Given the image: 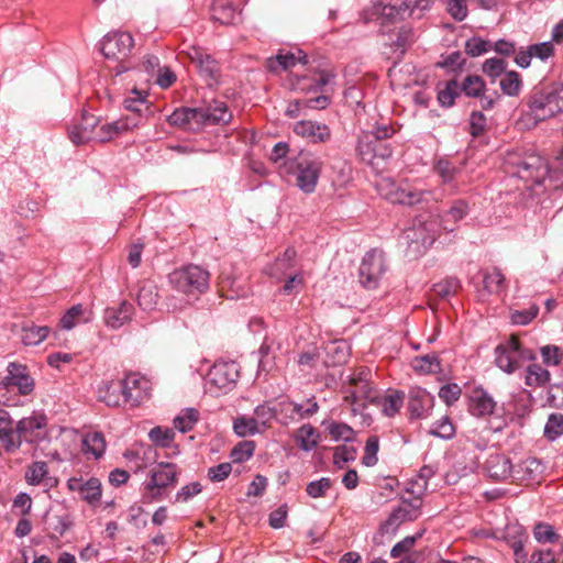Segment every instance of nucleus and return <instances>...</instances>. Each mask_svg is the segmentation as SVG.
Instances as JSON below:
<instances>
[{"instance_id":"nucleus-27","label":"nucleus","mask_w":563,"mask_h":563,"mask_svg":"<svg viewBox=\"0 0 563 563\" xmlns=\"http://www.w3.org/2000/svg\"><path fill=\"white\" fill-rule=\"evenodd\" d=\"M132 95V97H129L124 100V107L126 110L132 112V115H128L124 120H129L130 123L139 121L140 125L144 119L143 112H146L147 114L151 112L145 98L147 93H143L141 90L133 89Z\"/></svg>"},{"instance_id":"nucleus-19","label":"nucleus","mask_w":563,"mask_h":563,"mask_svg":"<svg viewBox=\"0 0 563 563\" xmlns=\"http://www.w3.org/2000/svg\"><path fill=\"white\" fill-rule=\"evenodd\" d=\"M497 402L483 387H475L468 395V411L472 416L484 418L495 412Z\"/></svg>"},{"instance_id":"nucleus-23","label":"nucleus","mask_w":563,"mask_h":563,"mask_svg":"<svg viewBox=\"0 0 563 563\" xmlns=\"http://www.w3.org/2000/svg\"><path fill=\"white\" fill-rule=\"evenodd\" d=\"M409 9L410 4L406 0H379L376 5L383 24L404 20L408 15Z\"/></svg>"},{"instance_id":"nucleus-62","label":"nucleus","mask_w":563,"mask_h":563,"mask_svg":"<svg viewBox=\"0 0 563 563\" xmlns=\"http://www.w3.org/2000/svg\"><path fill=\"white\" fill-rule=\"evenodd\" d=\"M379 448V441L377 437H369L365 444V452L362 459V463L365 466H374L377 463V452Z\"/></svg>"},{"instance_id":"nucleus-31","label":"nucleus","mask_w":563,"mask_h":563,"mask_svg":"<svg viewBox=\"0 0 563 563\" xmlns=\"http://www.w3.org/2000/svg\"><path fill=\"white\" fill-rule=\"evenodd\" d=\"M139 126V121L130 123L129 120H119L111 123H106L101 126H97L92 141L96 142H108L117 136L120 132L130 130Z\"/></svg>"},{"instance_id":"nucleus-64","label":"nucleus","mask_w":563,"mask_h":563,"mask_svg":"<svg viewBox=\"0 0 563 563\" xmlns=\"http://www.w3.org/2000/svg\"><path fill=\"white\" fill-rule=\"evenodd\" d=\"M542 361L548 366H556L563 357L562 350L556 345H545L541 347Z\"/></svg>"},{"instance_id":"nucleus-41","label":"nucleus","mask_w":563,"mask_h":563,"mask_svg":"<svg viewBox=\"0 0 563 563\" xmlns=\"http://www.w3.org/2000/svg\"><path fill=\"white\" fill-rule=\"evenodd\" d=\"M48 333V327L35 324L25 325L22 329L21 340L24 345H37L47 338Z\"/></svg>"},{"instance_id":"nucleus-44","label":"nucleus","mask_w":563,"mask_h":563,"mask_svg":"<svg viewBox=\"0 0 563 563\" xmlns=\"http://www.w3.org/2000/svg\"><path fill=\"white\" fill-rule=\"evenodd\" d=\"M550 373L539 364H530L526 371L525 382L530 387H540L548 383Z\"/></svg>"},{"instance_id":"nucleus-47","label":"nucleus","mask_w":563,"mask_h":563,"mask_svg":"<svg viewBox=\"0 0 563 563\" xmlns=\"http://www.w3.org/2000/svg\"><path fill=\"white\" fill-rule=\"evenodd\" d=\"M501 91L510 97H516L520 93L522 82L517 71H507L499 81Z\"/></svg>"},{"instance_id":"nucleus-53","label":"nucleus","mask_w":563,"mask_h":563,"mask_svg":"<svg viewBox=\"0 0 563 563\" xmlns=\"http://www.w3.org/2000/svg\"><path fill=\"white\" fill-rule=\"evenodd\" d=\"M333 483L329 477H321L317 481L309 482L306 486V493L310 498L317 499L327 496Z\"/></svg>"},{"instance_id":"nucleus-59","label":"nucleus","mask_w":563,"mask_h":563,"mask_svg":"<svg viewBox=\"0 0 563 563\" xmlns=\"http://www.w3.org/2000/svg\"><path fill=\"white\" fill-rule=\"evenodd\" d=\"M533 536L540 543H554L559 540V534L554 528L545 522H539L533 528Z\"/></svg>"},{"instance_id":"nucleus-57","label":"nucleus","mask_w":563,"mask_h":563,"mask_svg":"<svg viewBox=\"0 0 563 563\" xmlns=\"http://www.w3.org/2000/svg\"><path fill=\"white\" fill-rule=\"evenodd\" d=\"M465 53L471 57L481 56L492 49V43L479 36H473L465 42Z\"/></svg>"},{"instance_id":"nucleus-16","label":"nucleus","mask_w":563,"mask_h":563,"mask_svg":"<svg viewBox=\"0 0 563 563\" xmlns=\"http://www.w3.org/2000/svg\"><path fill=\"white\" fill-rule=\"evenodd\" d=\"M123 401L137 406L150 396V382L137 373H131L121 380Z\"/></svg>"},{"instance_id":"nucleus-14","label":"nucleus","mask_w":563,"mask_h":563,"mask_svg":"<svg viewBox=\"0 0 563 563\" xmlns=\"http://www.w3.org/2000/svg\"><path fill=\"white\" fill-rule=\"evenodd\" d=\"M177 466L174 463H158L151 471V479L145 485V489L156 498L159 489L174 486L177 482Z\"/></svg>"},{"instance_id":"nucleus-37","label":"nucleus","mask_w":563,"mask_h":563,"mask_svg":"<svg viewBox=\"0 0 563 563\" xmlns=\"http://www.w3.org/2000/svg\"><path fill=\"white\" fill-rule=\"evenodd\" d=\"M82 444L85 452L92 454L95 459H100L107 446L103 434L98 431L87 433Z\"/></svg>"},{"instance_id":"nucleus-46","label":"nucleus","mask_w":563,"mask_h":563,"mask_svg":"<svg viewBox=\"0 0 563 563\" xmlns=\"http://www.w3.org/2000/svg\"><path fill=\"white\" fill-rule=\"evenodd\" d=\"M233 430L239 437L253 435L261 431L257 419L244 416L234 419Z\"/></svg>"},{"instance_id":"nucleus-4","label":"nucleus","mask_w":563,"mask_h":563,"mask_svg":"<svg viewBox=\"0 0 563 563\" xmlns=\"http://www.w3.org/2000/svg\"><path fill=\"white\" fill-rule=\"evenodd\" d=\"M536 354L525 349L516 336H510L506 342L495 349V363L505 373L511 374L521 367L525 361H533Z\"/></svg>"},{"instance_id":"nucleus-25","label":"nucleus","mask_w":563,"mask_h":563,"mask_svg":"<svg viewBox=\"0 0 563 563\" xmlns=\"http://www.w3.org/2000/svg\"><path fill=\"white\" fill-rule=\"evenodd\" d=\"M485 468L488 476L495 481H505L512 474L511 461L504 454H492L485 463Z\"/></svg>"},{"instance_id":"nucleus-3","label":"nucleus","mask_w":563,"mask_h":563,"mask_svg":"<svg viewBox=\"0 0 563 563\" xmlns=\"http://www.w3.org/2000/svg\"><path fill=\"white\" fill-rule=\"evenodd\" d=\"M505 164L508 173L526 183L527 188L540 185L547 175V164L543 158L536 154L521 156L508 154Z\"/></svg>"},{"instance_id":"nucleus-40","label":"nucleus","mask_w":563,"mask_h":563,"mask_svg":"<svg viewBox=\"0 0 563 563\" xmlns=\"http://www.w3.org/2000/svg\"><path fill=\"white\" fill-rule=\"evenodd\" d=\"M322 426H325V429L333 441L352 442L355 439L354 430L346 423L336 421L327 423L323 421Z\"/></svg>"},{"instance_id":"nucleus-58","label":"nucleus","mask_w":563,"mask_h":563,"mask_svg":"<svg viewBox=\"0 0 563 563\" xmlns=\"http://www.w3.org/2000/svg\"><path fill=\"white\" fill-rule=\"evenodd\" d=\"M563 434V415L551 413L544 426V435L553 441Z\"/></svg>"},{"instance_id":"nucleus-30","label":"nucleus","mask_w":563,"mask_h":563,"mask_svg":"<svg viewBox=\"0 0 563 563\" xmlns=\"http://www.w3.org/2000/svg\"><path fill=\"white\" fill-rule=\"evenodd\" d=\"M334 76L325 70L319 71L313 76L303 75L297 78V89L306 92H323V87L327 86Z\"/></svg>"},{"instance_id":"nucleus-54","label":"nucleus","mask_w":563,"mask_h":563,"mask_svg":"<svg viewBox=\"0 0 563 563\" xmlns=\"http://www.w3.org/2000/svg\"><path fill=\"white\" fill-rule=\"evenodd\" d=\"M429 433L431 435H434V437H438V438H441L444 440H450L455 434V428H454L452 421L450 420V418L445 416L432 424Z\"/></svg>"},{"instance_id":"nucleus-48","label":"nucleus","mask_w":563,"mask_h":563,"mask_svg":"<svg viewBox=\"0 0 563 563\" xmlns=\"http://www.w3.org/2000/svg\"><path fill=\"white\" fill-rule=\"evenodd\" d=\"M415 42V33L410 27H400L396 34L395 40L389 44L391 48H395V52H398L399 57H401L407 48Z\"/></svg>"},{"instance_id":"nucleus-35","label":"nucleus","mask_w":563,"mask_h":563,"mask_svg":"<svg viewBox=\"0 0 563 563\" xmlns=\"http://www.w3.org/2000/svg\"><path fill=\"white\" fill-rule=\"evenodd\" d=\"M483 284L484 289L492 295L501 294L507 288L505 276L498 267L483 273Z\"/></svg>"},{"instance_id":"nucleus-10","label":"nucleus","mask_w":563,"mask_h":563,"mask_svg":"<svg viewBox=\"0 0 563 563\" xmlns=\"http://www.w3.org/2000/svg\"><path fill=\"white\" fill-rule=\"evenodd\" d=\"M133 46V36L128 32L112 31L100 41V52L108 59L124 60Z\"/></svg>"},{"instance_id":"nucleus-50","label":"nucleus","mask_w":563,"mask_h":563,"mask_svg":"<svg viewBox=\"0 0 563 563\" xmlns=\"http://www.w3.org/2000/svg\"><path fill=\"white\" fill-rule=\"evenodd\" d=\"M255 451V442L244 440L239 442L230 453V457L234 463H243L250 460Z\"/></svg>"},{"instance_id":"nucleus-52","label":"nucleus","mask_w":563,"mask_h":563,"mask_svg":"<svg viewBox=\"0 0 563 563\" xmlns=\"http://www.w3.org/2000/svg\"><path fill=\"white\" fill-rule=\"evenodd\" d=\"M459 89L456 79L449 80L445 87L438 92L439 103L445 108L452 107L455 99L460 96Z\"/></svg>"},{"instance_id":"nucleus-32","label":"nucleus","mask_w":563,"mask_h":563,"mask_svg":"<svg viewBox=\"0 0 563 563\" xmlns=\"http://www.w3.org/2000/svg\"><path fill=\"white\" fill-rule=\"evenodd\" d=\"M212 16L221 24H234L240 16L238 8L228 0H216L212 4Z\"/></svg>"},{"instance_id":"nucleus-45","label":"nucleus","mask_w":563,"mask_h":563,"mask_svg":"<svg viewBox=\"0 0 563 563\" xmlns=\"http://www.w3.org/2000/svg\"><path fill=\"white\" fill-rule=\"evenodd\" d=\"M412 367L416 372L422 374H434L441 369L439 357L435 354L416 357L412 361Z\"/></svg>"},{"instance_id":"nucleus-63","label":"nucleus","mask_w":563,"mask_h":563,"mask_svg":"<svg viewBox=\"0 0 563 563\" xmlns=\"http://www.w3.org/2000/svg\"><path fill=\"white\" fill-rule=\"evenodd\" d=\"M520 470L523 472L525 479L533 481L543 472V465L538 459H527L519 465Z\"/></svg>"},{"instance_id":"nucleus-8","label":"nucleus","mask_w":563,"mask_h":563,"mask_svg":"<svg viewBox=\"0 0 563 563\" xmlns=\"http://www.w3.org/2000/svg\"><path fill=\"white\" fill-rule=\"evenodd\" d=\"M322 162L308 155H300L290 162L289 168H295L296 184L305 194L316 190L321 170Z\"/></svg>"},{"instance_id":"nucleus-39","label":"nucleus","mask_w":563,"mask_h":563,"mask_svg":"<svg viewBox=\"0 0 563 563\" xmlns=\"http://www.w3.org/2000/svg\"><path fill=\"white\" fill-rule=\"evenodd\" d=\"M459 88L466 97L478 98L486 91V84L481 76L468 75L459 85Z\"/></svg>"},{"instance_id":"nucleus-12","label":"nucleus","mask_w":563,"mask_h":563,"mask_svg":"<svg viewBox=\"0 0 563 563\" xmlns=\"http://www.w3.org/2000/svg\"><path fill=\"white\" fill-rule=\"evenodd\" d=\"M357 152L362 161L372 165L375 159H388L393 155V148L386 141L376 140L372 133H362L357 141Z\"/></svg>"},{"instance_id":"nucleus-18","label":"nucleus","mask_w":563,"mask_h":563,"mask_svg":"<svg viewBox=\"0 0 563 563\" xmlns=\"http://www.w3.org/2000/svg\"><path fill=\"white\" fill-rule=\"evenodd\" d=\"M45 529L52 540H58L74 525L70 512L64 508L51 509L44 517Z\"/></svg>"},{"instance_id":"nucleus-29","label":"nucleus","mask_w":563,"mask_h":563,"mask_svg":"<svg viewBox=\"0 0 563 563\" xmlns=\"http://www.w3.org/2000/svg\"><path fill=\"white\" fill-rule=\"evenodd\" d=\"M98 400L109 407H118L123 400V388L121 380L102 382L98 387Z\"/></svg>"},{"instance_id":"nucleus-11","label":"nucleus","mask_w":563,"mask_h":563,"mask_svg":"<svg viewBox=\"0 0 563 563\" xmlns=\"http://www.w3.org/2000/svg\"><path fill=\"white\" fill-rule=\"evenodd\" d=\"M47 426V417L43 411H33L31 416L16 421L14 430L18 437L19 450L22 443L33 444L41 440L38 431Z\"/></svg>"},{"instance_id":"nucleus-51","label":"nucleus","mask_w":563,"mask_h":563,"mask_svg":"<svg viewBox=\"0 0 563 563\" xmlns=\"http://www.w3.org/2000/svg\"><path fill=\"white\" fill-rule=\"evenodd\" d=\"M442 59L437 63V67L444 68L448 71L459 73L462 71L466 59L462 56V53L456 51L446 56L442 55Z\"/></svg>"},{"instance_id":"nucleus-17","label":"nucleus","mask_w":563,"mask_h":563,"mask_svg":"<svg viewBox=\"0 0 563 563\" xmlns=\"http://www.w3.org/2000/svg\"><path fill=\"white\" fill-rule=\"evenodd\" d=\"M189 58L207 86L213 87L219 84L220 66L214 58L198 48L189 53Z\"/></svg>"},{"instance_id":"nucleus-42","label":"nucleus","mask_w":563,"mask_h":563,"mask_svg":"<svg viewBox=\"0 0 563 563\" xmlns=\"http://www.w3.org/2000/svg\"><path fill=\"white\" fill-rule=\"evenodd\" d=\"M318 437L311 424H303L298 429L296 440L301 450L309 452L318 445Z\"/></svg>"},{"instance_id":"nucleus-60","label":"nucleus","mask_w":563,"mask_h":563,"mask_svg":"<svg viewBox=\"0 0 563 563\" xmlns=\"http://www.w3.org/2000/svg\"><path fill=\"white\" fill-rule=\"evenodd\" d=\"M538 305L531 303L528 309L511 311L510 321L512 324L527 325L538 316Z\"/></svg>"},{"instance_id":"nucleus-5","label":"nucleus","mask_w":563,"mask_h":563,"mask_svg":"<svg viewBox=\"0 0 563 563\" xmlns=\"http://www.w3.org/2000/svg\"><path fill=\"white\" fill-rule=\"evenodd\" d=\"M210 274L198 265H188L169 274L170 284L184 294L203 292L209 287Z\"/></svg>"},{"instance_id":"nucleus-43","label":"nucleus","mask_w":563,"mask_h":563,"mask_svg":"<svg viewBox=\"0 0 563 563\" xmlns=\"http://www.w3.org/2000/svg\"><path fill=\"white\" fill-rule=\"evenodd\" d=\"M48 474L47 463L44 461H35L31 463L24 474V478L29 485H40Z\"/></svg>"},{"instance_id":"nucleus-36","label":"nucleus","mask_w":563,"mask_h":563,"mask_svg":"<svg viewBox=\"0 0 563 563\" xmlns=\"http://www.w3.org/2000/svg\"><path fill=\"white\" fill-rule=\"evenodd\" d=\"M470 206L466 200L457 199L454 200L449 208V210L444 213L442 218L443 227L448 231H453L454 228L450 227L449 223H456L462 220L464 217L468 214Z\"/></svg>"},{"instance_id":"nucleus-6","label":"nucleus","mask_w":563,"mask_h":563,"mask_svg":"<svg viewBox=\"0 0 563 563\" xmlns=\"http://www.w3.org/2000/svg\"><path fill=\"white\" fill-rule=\"evenodd\" d=\"M239 376V365L235 362H216L206 378L207 390L214 395L227 394L235 387Z\"/></svg>"},{"instance_id":"nucleus-24","label":"nucleus","mask_w":563,"mask_h":563,"mask_svg":"<svg viewBox=\"0 0 563 563\" xmlns=\"http://www.w3.org/2000/svg\"><path fill=\"white\" fill-rule=\"evenodd\" d=\"M427 196H429V192L411 189L409 187L396 186L394 183L390 184V190L386 194L387 200L391 203L409 207L421 203L427 199Z\"/></svg>"},{"instance_id":"nucleus-13","label":"nucleus","mask_w":563,"mask_h":563,"mask_svg":"<svg viewBox=\"0 0 563 563\" xmlns=\"http://www.w3.org/2000/svg\"><path fill=\"white\" fill-rule=\"evenodd\" d=\"M426 486H421L413 498L401 497L404 506L396 508L386 521V526L398 527L401 522L413 521L421 515L422 496Z\"/></svg>"},{"instance_id":"nucleus-20","label":"nucleus","mask_w":563,"mask_h":563,"mask_svg":"<svg viewBox=\"0 0 563 563\" xmlns=\"http://www.w3.org/2000/svg\"><path fill=\"white\" fill-rule=\"evenodd\" d=\"M98 124L99 120L97 117L84 111L80 122L68 129V137L75 145L91 142Z\"/></svg>"},{"instance_id":"nucleus-49","label":"nucleus","mask_w":563,"mask_h":563,"mask_svg":"<svg viewBox=\"0 0 563 563\" xmlns=\"http://www.w3.org/2000/svg\"><path fill=\"white\" fill-rule=\"evenodd\" d=\"M198 417L199 412L195 408H186L174 419V427L181 433H186L194 429Z\"/></svg>"},{"instance_id":"nucleus-9","label":"nucleus","mask_w":563,"mask_h":563,"mask_svg":"<svg viewBox=\"0 0 563 563\" xmlns=\"http://www.w3.org/2000/svg\"><path fill=\"white\" fill-rule=\"evenodd\" d=\"M433 224L428 222H415L402 232V239L406 241L408 252L413 256L424 253L435 241Z\"/></svg>"},{"instance_id":"nucleus-55","label":"nucleus","mask_w":563,"mask_h":563,"mask_svg":"<svg viewBox=\"0 0 563 563\" xmlns=\"http://www.w3.org/2000/svg\"><path fill=\"white\" fill-rule=\"evenodd\" d=\"M175 432L170 428H153L150 433V440L158 446L169 448L173 444Z\"/></svg>"},{"instance_id":"nucleus-15","label":"nucleus","mask_w":563,"mask_h":563,"mask_svg":"<svg viewBox=\"0 0 563 563\" xmlns=\"http://www.w3.org/2000/svg\"><path fill=\"white\" fill-rule=\"evenodd\" d=\"M67 488L77 493L81 500L95 507L100 503L102 496L101 482L96 477L84 479L82 477H71L66 483Z\"/></svg>"},{"instance_id":"nucleus-28","label":"nucleus","mask_w":563,"mask_h":563,"mask_svg":"<svg viewBox=\"0 0 563 563\" xmlns=\"http://www.w3.org/2000/svg\"><path fill=\"white\" fill-rule=\"evenodd\" d=\"M297 62L307 64V55L303 54L302 56L297 57L291 52L280 51L277 55L266 59V68L271 73L278 74L280 71L288 70L289 68L294 67L297 64Z\"/></svg>"},{"instance_id":"nucleus-21","label":"nucleus","mask_w":563,"mask_h":563,"mask_svg":"<svg viewBox=\"0 0 563 563\" xmlns=\"http://www.w3.org/2000/svg\"><path fill=\"white\" fill-rule=\"evenodd\" d=\"M292 131L311 143H325L331 139V131L327 124L311 120L296 122Z\"/></svg>"},{"instance_id":"nucleus-61","label":"nucleus","mask_w":563,"mask_h":563,"mask_svg":"<svg viewBox=\"0 0 563 563\" xmlns=\"http://www.w3.org/2000/svg\"><path fill=\"white\" fill-rule=\"evenodd\" d=\"M482 69L485 75L495 81L496 78L505 74L506 62L503 58L492 57L483 63Z\"/></svg>"},{"instance_id":"nucleus-1","label":"nucleus","mask_w":563,"mask_h":563,"mask_svg":"<svg viewBox=\"0 0 563 563\" xmlns=\"http://www.w3.org/2000/svg\"><path fill=\"white\" fill-rule=\"evenodd\" d=\"M35 390V379L26 365L10 362L5 375L0 380V406L20 407L24 405L21 397L32 396Z\"/></svg>"},{"instance_id":"nucleus-56","label":"nucleus","mask_w":563,"mask_h":563,"mask_svg":"<svg viewBox=\"0 0 563 563\" xmlns=\"http://www.w3.org/2000/svg\"><path fill=\"white\" fill-rule=\"evenodd\" d=\"M461 288V282L455 277H449L433 285V292L440 298L455 295Z\"/></svg>"},{"instance_id":"nucleus-22","label":"nucleus","mask_w":563,"mask_h":563,"mask_svg":"<svg viewBox=\"0 0 563 563\" xmlns=\"http://www.w3.org/2000/svg\"><path fill=\"white\" fill-rule=\"evenodd\" d=\"M433 405V397L421 387H413L409 390L408 411L410 419H422L428 416Z\"/></svg>"},{"instance_id":"nucleus-33","label":"nucleus","mask_w":563,"mask_h":563,"mask_svg":"<svg viewBox=\"0 0 563 563\" xmlns=\"http://www.w3.org/2000/svg\"><path fill=\"white\" fill-rule=\"evenodd\" d=\"M207 124H227L232 119V113L223 101H213L203 107Z\"/></svg>"},{"instance_id":"nucleus-38","label":"nucleus","mask_w":563,"mask_h":563,"mask_svg":"<svg viewBox=\"0 0 563 563\" xmlns=\"http://www.w3.org/2000/svg\"><path fill=\"white\" fill-rule=\"evenodd\" d=\"M157 288L152 282H144L139 289L137 303L143 310H152L157 303Z\"/></svg>"},{"instance_id":"nucleus-26","label":"nucleus","mask_w":563,"mask_h":563,"mask_svg":"<svg viewBox=\"0 0 563 563\" xmlns=\"http://www.w3.org/2000/svg\"><path fill=\"white\" fill-rule=\"evenodd\" d=\"M134 307L131 302L122 300L119 307H109L104 310L103 319L108 327L119 329L131 320Z\"/></svg>"},{"instance_id":"nucleus-2","label":"nucleus","mask_w":563,"mask_h":563,"mask_svg":"<svg viewBox=\"0 0 563 563\" xmlns=\"http://www.w3.org/2000/svg\"><path fill=\"white\" fill-rule=\"evenodd\" d=\"M528 115L544 121L563 112V88L536 86L527 96Z\"/></svg>"},{"instance_id":"nucleus-7","label":"nucleus","mask_w":563,"mask_h":563,"mask_svg":"<svg viewBox=\"0 0 563 563\" xmlns=\"http://www.w3.org/2000/svg\"><path fill=\"white\" fill-rule=\"evenodd\" d=\"M386 272L385 254L382 250L372 249L363 257L358 269V282L366 289L378 287Z\"/></svg>"},{"instance_id":"nucleus-34","label":"nucleus","mask_w":563,"mask_h":563,"mask_svg":"<svg viewBox=\"0 0 563 563\" xmlns=\"http://www.w3.org/2000/svg\"><path fill=\"white\" fill-rule=\"evenodd\" d=\"M404 399L405 394L402 391L394 390L385 396H377L373 404H377L386 417H394L402 407Z\"/></svg>"}]
</instances>
